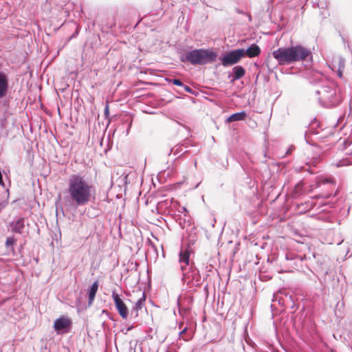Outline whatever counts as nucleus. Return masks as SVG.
<instances>
[{
  "instance_id": "f257e3e1",
  "label": "nucleus",
  "mask_w": 352,
  "mask_h": 352,
  "mask_svg": "<svg viewBox=\"0 0 352 352\" xmlns=\"http://www.w3.org/2000/svg\"><path fill=\"white\" fill-rule=\"evenodd\" d=\"M67 193L69 199L76 206L87 204L95 195L94 186L79 174L70 176L68 180Z\"/></svg>"
},
{
  "instance_id": "f03ea898",
  "label": "nucleus",
  "mask_w": 352,
  "mask_h": 352,
  "mask_svg": "<svg viewBox=\"0 0 352 352\" xmlns=\"http://www.w3.org/2000/svg\"><path fill=\"white\" fill-rule=\"evenodd\" d=\"M272 55L279 65H288L311 58V52L303 45H296L289 47H280L274 50Z\"/></svg>"
},
{
  "instance_id": "7ed1b4c3",
  "label": "nucleus",
  "mask_w": 352,
  "mask_h": 352,
  "mask_svg": "<svg viewBox=\"0 0 352 352\" xmlns=\"http://www.w3.org/2000/svg\"><path fill=\"white\" fill-rule=\"evenodd\" d=\"M217 54L209 50H194L187 52L184 58H182V62H188L192 65H204L215 60Z\"/></svg>"
},
{
  "instance_id": "20e7f679",
  "label": "nucleus",
  "mask_w": 352,
  "mask_h": 352,
  "mask_svg": "<svg viewBox=\"0 0 352 352\" xmlns=\"http://www.w3.org/2000/svg\"><path fill=\"white\" fill-rule=\"evenodd\" d=\"M245 56V50L239 49L231 51L226 54L222 58V65L225 67L234 65L238 63Z\"/></svg>"
},
{
  "instance_id": "39448f33",
  "label": "nucleus",
  "mask_w": 352,
  "mask_h": 352,
  "mask_svg": "<svg viewBox=\"0 0 352 352\" xmlns=\"http://www.w3.org/2000/svg\"><path fill=\"white\" fill-rule=\"evenodd\" d=\"M112 298L120 316L122 317V318L126 319L128 316V308L125 303L120 298V296L116 292H113Z\"/></svg>"
},
{
  "instance_id": "423d86ee",
  "label": "nucleus",
  "mask_w": 352,
  "mask_h": 352,
  "mask_svg": "<svg viewBox=\"0 0 352 352\" xmlns=\"http://www.w3.org/2000/svg\"><path fill=\"white\" fill-rule=\"evenodd\" d=\"M191 251L189 249V248L186 249H182L179 252V262L182 264L181 265V270L182 271H184L186 269V267L189 265L190 261V255Z\"/></svg>"
},
{
  "instance_id": "0eeeda50",
  "label": "nucleus",
  "mask_w": 352,
  "mask_h": 352,
  "mask_svg": "<svg viewBox=\"0 0 352 352\" xmlns=\"http://www.w3.org/2000/svg\"><path fill=\"white\" fill-rule=\"evenodd\" d=\"M71 324L72 321L68 318L60 317L54 321V328L56 331H59L69 329Z\"/></svg>"
},
{
  "instance_id": "6e6552de",
  "label": "nucleus",
  "mask_w": 352,
  "mask_h": 352,
  "mask_svg": "<svg viewBox=\"0 0 352 352\" xmlns=\"http://www.w3.org/2000/svg\"><path fill=\"white\" fill-rule=\"evenodd\" d=\"M260 54L261 49L258 45L255 44L252 45L245 51V56L246 55L249 58L258 56Z\"/></svg>"
},
{
  "instance_id": "1a4fd4ad",
  "label": "nucleus",
  "mask_w": 352,
  "mask_h": 352,
  "mask_svg": "<svg viewBox=\"0 0 352 352\" xmlns=\"http://www.w3.org/2000/svg\"><path fill=\"white\" fill-rule=\"evenodd\" d=\"M8 89V79L6 76L0 73V98L3 97L7 92Z\"/></svg>"
},
{
  "instance_id": "9d476101",
  "label": "nucleus",
  "mask_w": 352,
  "mask_h": 352,
  "mask_svg": "<svg viewBox=\"0 0 352 352\" xmlns=\"http://www.w3.org/2000/svg\"><path fill=\"white\" fill-rule=\"evenodd\" d=\"M247 117V113L245 111H241L238 113H235L230 116H229L227 119V122H232L236 121L244 120Z\"/></svg>"
},
{
  "instance_id": "9b49d317",
  "label": "nucleus",
  "mask_w": 352,
  "mask_h": 352,
  "mask_svg": "<svg viewBox=\"0 0 352 352\" xmlns=\"http://www.w3.org/2000/svg\"><path fill=\"white\" fill-rule=\"evenodd\" d=\"M145 299L146 296L145 294L143 293L142 297L140 298L135 302V305L133 309V311H135V317L138 316L139 311L141 310L144 305Z\"/></svg>"
},
{
  "instance_id": "f8f14e48",
  "label": "nucleus",
  "mask_w": 352,
  "mask_h": 352,
  "mask_svg": "<svg viewBox=\"0 0 352 352\" xmlns=\"http://www.w3.org/2000/svg\"><path fill=\"white\" fill-rule=\"evenodd\" d=\"M98 289V282L96 280L92 284V285L90 288V290L89 291V305H91L92 304V302L95 298Z\"/></svg>"
},
{
  "instance_id": "ddd939ff",
  "label": "nucleus",
  "mask_w": 352,
  "mask_h": 352,
  "mask_svg": "<svg viewBox=\"0 0 352 352\" xmlns=\"http://www.w3.org/2000/svg\"><path fill=\"white\" fill-rule=\"evenodd\" d=\"M303 187H304V183L302 182H300L299 183H298L295 186V187L292 191V197L294 198H297L298 197L304 195L305 191H304Z\"/></svg>"
},
{
  "instance_id": "4468645a",
  "label": "nucleus",
  "mask_w": 352,
  "mask_h": 352,
  "mask_svg": "<svg viewBox=\"0 0 352 352\" xmlns=\"http://www.w3.org/2000/svg\"><path fill=\"white\" fill-rule=\"evenodd\" d=\"M234 72V80L242 78L245 73V69L241 66H236L233 68Z\"/></svg>"
},
{
  "instance_id": "2eb2a0df",
  "label": "nucleus",
  "mask_w": 352,
  "mask_h": 352,
  "mask_svg": "<svg viewBox=\"0 0 352 352\" xmlns=\"http://www.w3.org/2000/svg\"><path fill=\"white\" fill-rule=\"evenodd\" d=\"M327 183L331 184L333 186H335V184H336L335 180L333 179V177H328V178L322 179L318 181L317 182V186L319 187V186H320V185L325 184Z\"/></svg>"
},
{
  "instance_id": "dca6fc26",
  "label": "nucleus",
  "mask_w": 352,
  "mask_h": 352,
  "mask_svg": "<svg viewBox=\"0 0 352 352\" xmlns=\"http://www.w3.org/2000/svg\"><path fill=\"white\" fill-rule=\"evenodd\" d=\"M23 222L22 219L17 220L13 226L15 232H21V230L23 228Z\"/></svg>"
},
{
  "instance_id": "f3484780",
  "label": "nucleus",
  "mask_w": 352,
  "mask_h": 352,
  "mask_svg": "<svg viewBox=\"0 0 352 352\" xmlns=\"http://www.w3.org/2000/svg\"><path fill=\"white\" fill-rule=\"evenodd\" d=\"M168 80H169V82H172L175 85L180 86V87L184 86L183 82L179 79H170Z\"/></svg>"
},
{
  "instance_id": "a211bd4d",
  "label": "nucleus",
  "mask_w": 352,
  "mask_h": 352,
  "mask_svg": "<svg viewBox=\"0 0 352 352\" xmlns=\"http://www.w3.org/2000/svg\"><path fill=\"white\" fill-rule=\"evenodd\" d=\"M16 242V239L14 237H9L6 239V246L12 245Z\"/></svg>"
},
{
  "instance_id": "6ab92c4d",
  "label": "nucleus",
  "mask_w": 352,
  "mask_h": 352,
  "mask_svg": "<svg viewBox=\"0 0 352 352\" xmlns=\"http://www.w3.org/2000/svg\"><path fill=\"white\" fill-rule=\"evenodd\" d=\"M331 195V193H328V194H326V195L320 194V195H318L315 196L314 198H316V199H319V198L327 199V198L330 197Z\"/></svg>"
},
{
  "instance_id": "aec40b11",
  "label": "nucleus",
  "mask_w": 352,
  "mask_h": 352,
  "mask_svg": "<svg viewBox=\"0 0 352 352\" xmlns=\"http://www.w3.org/2000/svg\"><path fill=\"white\" fill-rule=\"evenodd\" d=\"M187 331V327H184L180 332L179 333V336L184 340H188L189 339V338H186L184 336V334L186 333V331Z\"/></svg>"
},
{
  "instance_id": "412c9836",
  "label": "nucleus",
  "mask_w": 352,
  "mask_h": 352,
  "mask_svg": "<svg viewBox=\"0 0 352 352\" xmlns=\"http://www.w3.org/2000/svg\"><path fill=\"white\" fill-rule=\"evenodd\" d=\"M184 89L188 93H190L192 91L191 88L188 86L184 85Z\"/></svg>"
},
{
  "instance_id": "4be33fe9",
  "label": "nucleus",
  "mask_w": 352,
  "mask_h": 352,
  "mask_svg": "<svg viewBox=\"0 0 352 352\" xmlns=\"http://www.w3.org/2000/svg\"><path fill=\"white\" fill-rule=\"evenodd\" d=\"M104 113L106 115L109 114V106L107 105L105 107Z\"/></svg>"
},
{
  "instance_id": "5701e85b",
  "label": "nucleus",
  "mask_w": 352,
  "mask_h": 352,
  "mask_svg": "<svg viewBox=\"0 0 352 352\" xmlns=\"http://www.w3.org/2000/svg\"><path fill=\"white\" fill-rule=\"evenodd\" d=\"M184 326V322H181L179 324V329H182Z\"/></svg>"
},
{
  "instance_id": "b1692460",
  "label": "nucleus",
  "mask_w": 352,
  "mask_h": 352,
  "mask_svg": "<svg viewBox=\"0 0 352 352\" xmlns=\"http://www.w3.org/2000/svg\"><path fill=\"white\" fill-rule=\"evenodd\" d=\"M188 311V310H187V309H181V310H180V312L184 311V313H186V312H187Z\"/></svg>"
}]
</instances>
